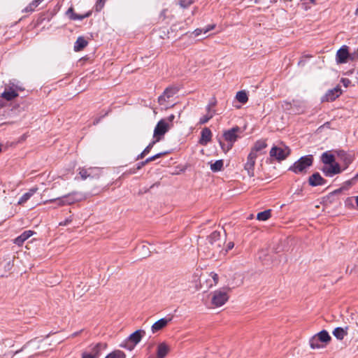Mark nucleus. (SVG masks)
Listing matches in <instances>:
<instances>
[{
    "label": "nucleus",
    "mask_w": 358,
    "mask_h": 358,
    "mask_svg": "<svg viewBox=\"0 0 358 358\" xmlns=\"http://www.w3.org/2000/svg\"><path fill=\"white\" fill-rule=\"evenodd\" d=\"M313 162V157L312 155L301 157L289 167V170L296 174H305L307 173L308 169L312 166Z\"/></svg>",
    "instance_id": "nucleus-1"
},
{
    "label": "nucleus",
    "mask_w": 358,
    "mask_h": 358,
    "mask_svg": "<svg viewBox=\"0 0 358 358\" xmlns=\"http://www.w3.org/2000/svg\"><path fill=\"white\" fill-rule=\"evenodd\" d=\"M220 236V233L215 231L207 238L206 245L209 251L214 253L222 248L224 241Z\"/></svg>",
    "instance_id": "nucleus-2"
},
{
    "label": "nucleus",
    "mask_w": 358,
    "mask_h": 358,
    "mask_svg": "<svg viewBox=\"0 0 358 358\" xmlns=\"http://www.w3.org/2000/svg\"><path fill=\"white\" fill-rule=\"evenodd\" d=\"M229 299V294L225 289L215 291L212 294L211 303L215 307L223 306Z\"/></svg>",
    "instance_id": "nucleus-3"
},
{
    "label": "nucleus",
    "mask_w": 358,
    "mask_h": 358,
    "mask_svg": "<svg viewBox=\"0 0 358 358\" xmlns=\"http://www.w3.org/2000/svg\"><path fill=\"white\" fill-rule=\"evenodd\" d=\"M290 153L289 148L285 145L273 146L270 151V156L278 161L284 160Z\"/></svg>",
    "instance_id": "nucleus-4"
},
{
    "label": "nucleus",
    "mask_w": 358,
    "mask_h": 358,
    "mask_svg": "<svg viewBox=\"0 0 358 358\" xmlns=\"http://www.w3.org/2000/svg\"><path fill=\"white\" fill-rule=\"evenodd\" d=\"M170 128L171 124L167 120L164 119L159 120L154 130L153 137L156 139V141H159Z\"/></svg>",
    "instance_id": "nucleus-5"
},
{
    "label": "nucleus",
    "mask_w": 358,
    "mask_h": 358,
    "mask_svg": "<svg viewBox=\"0 0 358 358\" xmlns=\"http://www.w3.org/2000/svg\"><path fill=\"white\" fill-rule=\"evenodd\" d=\"M143 333L144 332L141 330L136 331L129 336L128 339L125 341L124 343L121 344V346L129 350H133L134 346L140 342Z\"/></svg>",
    "instance_id": "nucleus-6"
},
{
    "label": "nucleus",
    "mask_w": 358,
    "mask_h": 358,
    "mask_svg": "<svg viewBox=\"0 0 358 358\" xmlns=\"http://www.w3.org/2000/svg\"><path fill=\"white\" fill-rule=\"evenodd\" d=\"M178 92V88L176 87H167L163 94L159 96L158 103L161 106H164L165 108H168L167 103L169 99L172 98Z\"/></svg>",
    "instance_id": "nucleus-7"
},
{
    "label": "nucleus",
    "mask_w": 358,
    "mask_h": 358,
    "mask_svg": "<svg viewBox=\"0 0 358 358\" xmlns=\"http://www.w3.org/2000/svg\"><path fill=\"white\" fill-rule=\"evenodd\" d=\"M241 132V129L238 127H235L231 128V129H229L227 131H225L224 132V139L229 143V145L228 146L227 150H229L232 148L233 144L234 142L236 141L238 136V133Z\"/></svg>",
    "instance_id": "nucleus-8"
},
{
    "label": "nucleus",
    "mask_w": 358,
    "mask_h": 358,
    "mask_svg": "<svg viewBox=\"0 0 358 358\" xmlns=\"http://www.w3.org/2000/svg\"><path fill=\"white\" fill-rule=\"evenodd\" d=\"M257 156V155H255L252 152H250L248 156L247 162L245 163L244 168L247 171L250 177L254 176V167Z\"/></svg>",
    "instance_id": "nucleus-9"
},
{
    "label": "nucleus",
    "mask_w": 358,
    "mask_h": 358,
    "mask_svg": "<svg viewBox=\"0 0 358 358\" xmlns=\"http://www.w3.org/2000/svg\"><path fill=\"white\" fill-rule=\"evenodd\" d=\"M322 171L326 176L332 177L336 174L340 173L341 172V169L338 163H335L332 164L324 165Z\"/></svg>",
    "instance_id": "nucleus-10"
},
{
    "label": "nucleus",
    "mask_w": 358,
    "mask_h": 358,
    "mask_svg": "<svg viewBox=\"0 0 358 358\" xmlns=\"http://www.w3.org/2000/svg\"><path fill=\"white\" fill-rule=\"evenodd\" d=\"M342 93L340 86H336L334 88L329 90L327 92L324 96L322 98L323 101H332L338 97Z\"/></svg>",
    "instance_id": "nucleus-11"
},
{
    "label": "nucleus",
    "mask_w": 358,
    "mask_h": 358,
    "mask_svg": "<svg viewBox=\"0 0 358 358\" xmlns=\"http://www.w3.org/2000/svg\"><path fill=\"white\" fill-rule=\"evenodd\" d=\"M349 57L348 47L343 45L336 52V62L338 64H344L348 62Z\"/></svg>",
    "instance_id": "nucleus-12"
},
{
    "label": "nucleus",
    "mask_w": 358,
    "mask_h": 358,
    "mask_svg": "<svg viewBox=\"0 0 358 358\" xmlns=\"http://www.w3.org/2000/svg\"><path fill=\"white\" fill-rule=\"evenodd\" d=\"M66 205H71L83 199V196L78 192H72L62 196Z\"/></svg>",
    "instance_id": "nucleus-13"
},
{
    "label": "nucleus",
    "mask_w": 358,
    "mask_h": 358,
    "mask_svg": "<svg viewBox=\"0 0 358 358\" xmlns=\"http://www.w3.org/2000/svg\"><path fill=\"white\" fill-rule=\"evenodd\" d=\"M211 138V131L208 128L206 127L201 131L199 143L202 145H206L210 141Z\"/></svg>",
    "instance_id": "nucleus-14"
},
{
    "label": "nucleus",
    "mask_w": 358,
    "mask_h": 358,
    "mask_svg": "<svg viewBox=\"0 0 358 358\" xmlns=\"http://www.w3.org/2000/svg\"><path fill=\"white\" fill-rule=\"evenodd\" d=\"M309 184L311 186L315 187L318 185H322L325 183V180L320 176L319 173H313L309 178Z\"/></svg>",
    "instance_id": "nucleus-15"
},
{
    "label": "nucleus",
    "mask_w": 358,
    "mask_h": 358,
    "mask_svg": "<svg viewBox=\"0 0 358 358\" xmlns=\"http://www.w3.org/2000/svg\"><path fill=\"white\" fill-rule=\"evenodd\" d=\"M171 321V318H162L155 322L152 326V331L153 333H155L161 329H162L164 327H165L167 324Z\"/></svg>",
    "instance_id": "nucleus-16"
},
{
    "label": "nucleus",
    "mask_w": 358,
    "mask_h": 358,
    "mask_svg": "<svg viewBox=\"0 0 358 358\" xmlns=\"http://www.w3.org/2000/svg\"><path fill=\"white\" fill-rule=\"evenodd\" d=\"M34 234V231L31 230L24 231L21 235L14 239V243L18 246L22 245L24 242Z\"/></svg>",
    "instance_id": "nucleus-17"
},
{
    "label": "nucleus",
    "mask_w": 358,
    "mask_h": 358,
    "mask_svg": "<svg viewBox=\"0 0 358 358\" xmlns=\"http://www.w3.org/2000/svg\"><path fill=\"white\" fill-rule=\"evenodd\" d=\"M66 15L71 20H82L86 17H88L91 15V12H87L84 15H78L74 13L73 8H69L66 11Z\"/></svg>",
    "instance_id": "nucleus-18"
},
{
    "label": "nucleus",
    "mask_w": 358,
    "mask_h": 358,
    "mask_svg": "<svg viewBox=\"0 0 358 358\" xmlns=\"http://www.w3.org/2000/svg\"><path fill=\"white\" fill-rule=\"evenodd\" d=\"M106 343H98L94 345L90 346V352H92L93 355L97 358L99 356L101 351L106 349Z\"/></svg>",
    "instance_id": "nucleus-19"
},
{
    "label": "nucleus",
    "mask_w": 358,
    "mask_h": 358,
    "mask_svg": "<svg viewBox=\"0 0 358 358\" xmlns=\"http://www.w3.org/2000/svg\"><path fill=\"white\" fill-rule=\"evenodd\" d=\"M38 190L37 187L31 188L27 192L24 194L19 199L17 204L22 205L26 203Z\"/></svg>",
    "instance_id": "nucleus-20"
},
{
    "label": "nucleus",
    "mask_w": 358,
    "mask_h": 358,
    "mask_svg": "<svg viewBox=\"0 0 358 358\" xmlns=\"http://www.w3.org/2000/svg\"><path fill=\"white\" fill-rule=\"evenodd\" d=\"M94 171H98L96 168H80L79 169V175L80 176L83 180H85L87 178L93 177V172Z\"/></svg>",
    "instance_id": "nucleus-21"
},
{
    "label": "nucleus",
    "mask_w": 358,
    "mask_h": 358,
    "mask_svg": "<svg viewBox=\"0 0 358 358\" xmlns=\"http://www.w3.org/2000/svg\"><path fill=\"white\" fill-rule=\"evenodd\" d=\"M218 282V275L217 273L214 272H211L209 274V278L206 280L207 288H210L215 285H216Z\"/></svg>",
    "instance_id": "nucleus-22"
},
{
    "label": "nucleus",
    "mask_w": 358,
    "mask_h": 358,
    "mask_svg": "<svg viewBox=\"0 0 358 358\" xmlns=\"http://www.w3.org/2000/svg\"><path fill=\"white\" fill-rule=\"evenodd\" d=\"M321 160L324 165L332 164L336 163L335 162V157L334 155L325 152L322 155Z\"/></svg>",
    "instance_id": "nucleus-23"
},
{
    "label": "nucleus",
    "mask_w": 358,
    "mask_h": 358,
    "mask_svg": "<svg viewBox=\"0 0 358 358\" xmlns=\"http://www.w3.org/2000/svg\"><path fill=\"white\" fill-rule=\"evenodd\" d=\"M266 146L267 144L264 140L257 141L250 152H254L255 155H258V152H260L262 150L266 148Z\"/></svg>",
    "instance_id": "nucleus-24"
},
{
    "label": "nucleus",
    "mask_w": 358,
    "mask_h": 358,
    "mask_svg": "<svg viewBox=\"0 0 358 358\" xmlns=\"http://www.w3.org/2000/svg\"><path fill=\"white\" fill-rule=\"evenodd\" d=\"M206 109H207L208 113L206 115H204L200 118V120H199L200 124H203L208 122L215 115V111L210 110V105H208Z\"/></svg>",
    "instance_id": "nucleus-25"
},
{
    "label": "nucleus",
    "mask_w": 358,
    "mask_h": 358,
    "mask_svg": "<svg viewBox=\"0 0 358 358\" xmlns=\"http://www.w3.org/2000/svg\"><path fill=\"white\" fill-rule=\"evenodd\" d=\"M87 45V41L83 37H78L74 45V50H82Z\"/></svg>",
    "instance_id": "nucleus-26"
},
{
    "label": "nucleus",
    "mask_w": 358,
    "mask_h": 358,
    "mask_svg": "<svg viewBox=\"0 0 358 358\" xmlns=\"http://www.w3.org/2000/svg\"><path fill=\"white\" fill-rule=\"evenodd\" d=\"M314 336L317 338V340H320L322 343H328L331 340L330 336L325 330L321 331Z\"/></svg>",
    "instance_id": "nucleus-27"
},
{
    "label": "nucleus",
    "mask_w": 358,
    "mask_h": 358,
    "mask_svg": "<svg viewBox=\"0 0 358 358\" xmlns=\"http://www.w3.org/2000/svg\"><path fill=\"white\" fill-rule=\"evenodd\" d=\"M17 96L18 94L14 90L12 89H10L8 91H5L1 94V97H3L7 101H11Z\"/></svg>",
    "instance_id": "nucleus-28"
},
{
    "label": "nucleus",
    "mask_w": 358,
    "mask_h": 358,
    "mask_svg": "<svg viewBox=\"0 0 358 358\" xmlns=\"http://www.w3.org/2000/svg\"><path fill=\"white\" fill-rule=\"evenodd\" d=\"M333 335L338 340H343L347 335V331L342 327H337L333 331Z\"/></svg>",
    "instance_id": "nucleus-29"
},
{
    "label": "nucleus",
    "mask_w": 358,
    "mask_h": 358,
    "mask_svg": "<svg viewBox=\"0 0 358 358\" xmlns=\"http://www.w3.org/2000/svg\"><path fill=\"white\" fill-rule=\"evenodd\" d=\"M44 0H33L25 8V12H32Z\"/></svg>",
    "instance_id": "nucleus-30"
},
{
    "label": "nucleus",
    "mask_w": 358,
    "mask_h": 358,
    "mask_svg": "<svg viewBox=\"0 0 358 358\" xmlns=\"http://www.w3.org/2000/svg\"><path fill=\"white\" fill-rule=\"evenodd\" d=\"M309 343L310 348L313 349H320L324 348V345L321 343L322 342L320 340H317L315 336H313L310 339Z\"/></svg>",
    "instance_id": "nucleus-31"
},
{
    "label": "nucleus",
    "mask_w": 358,
    "mask_h": 358,
    "mask_svg": "<svg viewBox=\"0 0 358 358\" xmlns=\"http://www.w3.org/2000/svg\"><path fill=\"white\" fill-rule=\"evenodd\" d=\"M223 160H217L216 162L210 164V169L213 172L220 171L223 168Z\"/></svg>",
    "instance_id": "nucleus-32"
},
{
    "label": "nucleus",
    "mask_w": 358,
    "mask_h": 358,
    "mask_svg": "<svg viewBox=\"0 0 358 358\" xmlns=\"http://www.w3.org/2000/svg\"><path fill=\"white\" fill-rule=\"evenodd\" d=\"M271 217V210L260 212L257 215V219L260 221H266Z\"/></svg>",
    "instance_id": "nucleus-33"
},
{
    "label": "nucleus",
    "mask_w": 358,
    "mask_h": 358,
    "mask_svg": "<svg viewBox=\"0 0 358 358\" xmlns=\"http://www.w3.org/2000/svg\"><path fill=\"white\" fill-rule=\"evenodd\" d=\"M236 98L241 103H245L248 100V95L244 91L238 92L236 94Z\"/></svg>",
    "instance_id": "nucleus-34"
},
{
    "label": "nucleus",
    "mask_w": 358,
    "mask_h": 358,
    "mask_svg": "<svg viewBox=\"0 0 358 358\" xmlns=\"http://www.w3.org/2000/svg\"><path fill=\"white\" fill-rule=\"evenodd\" d=\"M105 358H125V354L121 350H115L109 353Z\"/></svg>",
    "instance_id": "nucleus-35"
},
{
    "label": "nucleus",
    "mask_w": 358,
    "mask_h": 358,
    "mask_svg": "<svg viewBox=\"0 0 358 358\" xmlns=\"http://www.w3.org/2000/svg\"><path fill=\"white\" fill-rule=\"evenodd\" d=\"M214 27V26H208L207 28H205V29H196L194 30V31L193 32V34H194L195 36H199L202 32H203L204 34H206L207 32H208L210 30L213 29Z\"/></svg>",
    "instance_id": "nucleus-36"
},
{
    "label": "nucleus",
    "mask_w": 358,
    "mask_h": 358,
    "mask_svg": "<svg viewBox=\"0 0 358 358\" xmlns=\"http://www.w3.org/2000/svg\"><path fill=\"white\" fill-rule=\"evenodd\" d=\"M52 202H56L57 206H62L66 205V201L64 200L63 197H59L57 199H50L48 201H46L45 203H52Z\"/></svg>",
    "instance_id": "nucleus-37"
},
{
    "label": "nucleus",
    "mask_w": 358,
    "mask_h": 358,
    "mask_svg": "<svg viewBox=\"0 0 358 358\" xmlns=\"http://www.w3.org/2000/svg\"><path fill=\"white\" fill-rule=\"evenodd\" d=\"M194 0H179V4L182 8H187L189 6Z\"/></svg>",
    "instance_id": "nucleus-38"
},
{
    "label": "nucleus",
    "mask_w": 358,
    "mask_h": 358,
    "mask_svg": "<svg viewBox=\"0 0 358 358\" xmlns=\"http://www.w3.org/2000/svg\"><path fill=\"white\" fill-rule=\"evenodd\" d=\"M141 249L142 250H143V257H145L149 255L150 251H149L148 248L146 245H143L136 248L137 250H141Z\"/></svg>",
    "instance_id": "nucleus-39"
},
{
    "label": "nucleus",
    "mask_w": 358,
    "mask_h": 358,
    "mask_svg": "<svg viewBox=\"0 0 358 358\" xmlns=\"http://www.w3.org/2000/svg\"><path fill=\"white\" fill-rule=\"evenodd\" d=\"M106 0H97L95 8L96 11H100L104 6Z\"/></svg>",
    "instance_id": "nucleus-40"
},
{
    "label": "nucleus",
    "mask_w": 358,
    "mask_h": 358,
    "mask_svg": "<svg viewBox=\"0 0 358 358\" xmlns=\"http://www.w3.org/2000/svg\"><path fill=\"white\" fill-rule=\"evenodd\" d=\"M156 139L149 143V145L143 150V154H148L153 145L157 143Z\"/></svg>",
    "instance_id": "nucleus-41"
},
{
    "label": "nucleus",
    "mask_w": 358,
    "mask_h": 358,
    "mask_svg": "<svg viewBox=\"0 0 358 358\" xmlns=\"http://www.w3.org/2000/svg\"><path fill=\"white\" fill-rule=\"evenodd\" d=\"M165 154H166V152H160V153H158L155 155L150 157V159L151 162H152V161L161 157L162 156L164 155Z\"/></svg>",
    "instance_id": "nucleus-42"
},
{
    "label": "nucleus",
    "mask_w": 358,
    "mask_h": 358,
    "mask_svg": "<svg viewBox=\"0 0 358 358\" xmlns=\"http://www.w3.org/2000/svg\"><path fill=\"white\" fill-rule=\"evenodd\" d=\"M83 358H96L90 352L83 353Z\"/></svg>",
    "instance_id": "nucleus-43"
},
{
    "label": "nucleus",
    "mask_w": 358,
    "mask_h": 358,
    "mask_svg": "<svg viewBox=\"0 0 358 358\" xmlns=\"http://www.w3.org/2000/svg\"><path fill=\"white\" fill-rule=\"evenodd\" d=\"M175 118V115H169L166 119H164L165 120H167L168 122H169V124H171V127H172L173 125V121Z\"/></svg>",
    "instance_id": "nucleus-44"
},
{
    "label": "nucleus",
    "mask_w": 358,
    "mask_h": 358,
    "mask_svg": "<svg viewBox=\"0 0 358 358\" xmlns=\"http://www.w3.org/2000/svg\"><path fill=\"white\" fill-rule=\"evenodd\" d=\"M234 246V243L233 242H229L226 246V252L231 250Z\"/></svg>",
    "instance_id": "nucleus-45"
},
{
    "label": "nucleus",
    "mask_w": 358,
    "mask_h": 358,
    "mask_svg": "<svg viewBox=\"0 0 358 358\" xmlns=\"http://www.w3.org/2000/svg\"><path fill=\"white\" fill-rule=\"evenodd\" d=\"M342 82L345 87H348V84L350 83L348 79H343Z\"/></svg>",
    "instance_id": "nucleus-46"
},
{
    "label": "nucleus",
    "mask_w": 358,
    "mask_h": 358,
    "mask_svg": "<svg viewBox=\"0 0 358 358\" xmlns=\"http://www.w3.org/2000/svg\"><path fill=\"white\" fill-rule=\"evenodd\" d=\"M146 155L147 154H143V151L140 155H138L136 159L138 160V159H143Z\"/></svg>",
    "instance_id": "nucleus-47"
},
{
    "label": "nucleus",
    "mask_w": 358,
    "mask_h": 358,
    "mask_svg": "<svg viewBox=\"0 0 358 358\" xmlns=\"http://www.w3.org/2000/svg\"><path fill=\"white\" fill-rule=\"evenodd\" d=\"M150 162H151V160H150V157H148L144 162H142V165H145Z\"/></svg>",
    "instance_id": "nucleus-48"
},
{
    "label": "nucleus",
    "mask_w": 358,
    "mask_h": 358,
    "mask_svg": "<svg viewBox=\"0 0 358 358\" xmlns=\"http://www.w3.org/2000/svg\"><path fill=\"white\" fill-rule=\"evenodd\" d=\"M150 162H151V160H150V157H148L144 162H142V165H145Z\"/></svg>",
    "instance_id": "nucleus-49"
},
{
    "label": "nucleus",
    "mask_w": 358,
    "mask_h": 358,
    "mask_svg": "<svg viewBox=\"0 0 358 358\" xmlns=\"http://www.w3.org/2000/svg\"><path fill=\"white\" fill-rule=\"evenodd\" d=\"M150 162H151V160H150V157H148L144 162H142V165H145Z\"/></svg>",
    "instance_id": "nucleus-50"
},
{
    "label": "nucleus",
    "mask_w": 358,
    "mask_h": 358,
    "mask_svg": "<svg viewBox=\"0 0 358 358\" xmlns=\"http://www.w3.org/2000/svg\"><path fill=\"white\" fill-rule=\"evenodd\" d=\"M215 100H214L213 102L210 103L208 105H210V108L214 107L215 106Z\"/></svg>",
    "instance_id": "nucleus-51"
},
{
    "label": "nucleus",
    "mask_w": 358,
    "mask_h": 358,
    "mask_svg": "<svg viewBox=\"0 0 358 358\" xmlns=\"http://www.w3.org/2000/svg\"><path fill=\"white\" fill-rule=\"evenodd\" d=\"M69 222L70 220H66L64 222H61L60 225H66Z\"/></svg>",
    "instance_id": "nucleus-52"
},
{
    "label": "nucleus",
    "mask_w": 358,
    "mask_h": 358,
    "mask_svg": "<svg viewBox=\"0 0 358 358\" xmlns=\"http://www.w3.org/2000/svg\"><path fill=\"white\" fill-rule=\"evenodd\" d=\"M144 165H142V162H141L138 166V169H141L142 166H143Z\"/></svg>",
    "instance_id": "nucleus-53"
},
{
    "label": "nucleus",
    "mask_w": 358,
    "mask_h": 358,
    "mask_svg": "<svg viewBox=\"0 0 358 358\" xmlns=\"http://www.w3.org/2000/svg\"><path fill=\"white\" fill-rule=\"evenodd\" d=\"M353 179H355V180H357L358 179V173L355 176V178Z\"/></svg>",
    "instance_id": "nucleus-54"
},
{
    "label": "nucleus",
    "mask_w": 358,
    "mask_h": 358,
    "mask_svg": "<svg viewBox=\"0 0 358 358\" xmlns=\"http://www.w3.org/2000/svg\"><path fill=\"white\" fill-rule=\"evenodd\" d=\"M355 14L358 15V8L356 9Z\"/></svg>",
    "instance_id": "nucleus-55"
},
{
    "label": "nucleus",
    "mask_w": 358,
    "mask_h": 358,
    "mask_svg": "<svg viewBox=\"0 0 358 358\" xmlns=\"http://www.w3.org/2000/svg\"><path fill=\"white\" fill-rule=\"evenodd\" d=\"M98 122H99V120H95V121L94 122V124H97Z\"/></svg>",
    "instance_id": "nucleus-56"
},
{
    "label": "nucleus",
    "mask_w": 358,
    "mask_h": 358,
    "mask_svg": "<svg viewBox=\"0 0 358 358\" xmlns=\"http://www.w3.org/2000/svg\"><path fill=\"white\" fill-rule=\"evenodd\" d=\"M4 356H6V357H7V358H10V355H5Z\"/></svg>",
    "instance_id": "nucleus-57"
},
{
    "label": "nucleus",
    "mask_w": 358,
    "mask_h": 358,
    "mask_svg": "<svg viewBox=\"0 0 358 358\" xmlns=\"http://www.w3.org/2000/svg\"><path fill=\"white\" fill-rule=\"evenodd\" d=\"M310 2H312V3H314V2L315 1V0H310Z\"/></svg>",
    "instance_id": "nucleus-58"
},
{
    "label": "nucleus",
    "mask_w": 358,
    "mask_h": 358,
    "mask_svg": "<svg viewBox=\"0 0 358 358\" xmlns=\"http://www.w3.org/2000/svg\"><path fill=\"white\" fill-rule=\"evenodd\" d=\"M0 358H3V357H0Z\"/></svg>",
    "instance_id": "nucleus-59"
}]
</instances>
